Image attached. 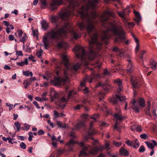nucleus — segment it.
I'll list each match as a JSON object with an SVG mask.
<instances>
[{"label": "nucleus", "mask_w": 157, "mask_h": 157, "mask_svg": "<svg viewBox=\"0 0 157 157\" xmlns=\"http://www.w3.org/2000/svg\"><path fill=\"white\" fill-rule=\"evenodd\" d=\"M14 125L16 127V131L18 132L20 130H21V127L20 123L18 122H15L14 123Z\"/></svg>", "instance_id": "nucleus-32"}, {"label": "nucleus", "mask_w": 157, "mask_h": 157, "mask_svg": "<svg viewBox=\"0 0 157 157\" xmlns=\"http://www.w3.org/2000/svg\"><path fill=\"white\" fill-rule=\"evenodd\" d=\"M136 131L137 132H141L142 131V128L140 126L137 125Z\"/></svg>", "instance_id": "nucleus-58"}, {"label": "nucleus", "mask_w": 157, "mask_h": 157, "mask_svg": "<svg viewBox=\"0 0 157 157\" xmlns=\"http://www.w3.org/2000/svg\"><path fill=\"white\" fill-rule=\"evenodd\" d=\"M125 143L129 146H132V141L129 140H128L125 141Z\"/></svg>", "instance_id": "nucleus-52"}, {"label": "nucleus", "mask_w": 157, "mask_h": 157, "mask_svg": "<svg viewBox=\"0 0 157 157\" xmlns=\"http://www.w3.org/2000/svg\"><path fill=\"white\" fill-rule=\"evenodd\" d=\"M132 146L134 148H137L140 146V144L137 139H136L135 140L132 141Z\"/></svg>", "instance_id": "nucleus-24"}, {"label": "nucleus", "mask_w": 157, "mask_h": 157, "mask_svg": "<svg viewBox=\"0 0 157 157\" xmlns=\"http://www.w3.org/2000/svg\"><path fill=\"white\" fill-rule=\"evenodd\" d=\"M35 99L39 101H40V102H42L43 101H44L42 98H40V97H36L35 98Z\"/></svg>", "instance_id": "nucleus-46"}, {"label": "nucleus", "mask_w": 157, "mask_h": 157, "mask_svg": "<svg viewBox=\"0 0 157 157\" xmlns=\"http://www.w3.org/2000/svg\"><path fill=\"white\" fill-rule=\"evenodd\" d=\"M47 123L52 128L54 127L55 124L52 122H51L50 120H48Z\"/></svg>", "instance_id": "nucleus-47"}, {"label": "nucleus", "mask_w": 157, "mask_h": 157, "mask_svg": "<svg viewBox=\"0 0 157 157\" xmlns=\"http://www.w3.org/2000/svg\"><path fill=\"white\" fill-rule=\"evenodd\" d=\"M31 84V80L30 78H28L24 80L23 85L25 89L27 88Z\"/></svg>", "instance_id": "nucleus-20"}, {"label": "nucleus", "mask_w": 157, "mask_h": 157, "mask_svg": "<svg viewBox=\"0 0 157 157\" xmlns=\"http://www.w3.org/2000/svg\"><path fill=\"white\" fill-rule=\"evenodd\" d=\"M110 25L111 27L108 28L106 31L104 32L102 38V40L104 41L109 38L110 36L109 34V33L110 32L114 35L117 36L114 40L115 42L122 41L125 38L124 32L122 26L119 24L116 26L113 23H111Z\"/></svg>", "instance_id": "nucleus-4"}, {"label": "nucleus", "mask_w": 157, "mask_h": 157, "mask_svg": "<svg viewBox=\"0 0 157 157\" xmlns=\"http://www.w3.org/2000/svg\"><path fill=\"white\" fill-rule=\"evenodd\" d=\"M51 95L55 98H57L59 97V94L57 93L54 88L51 89Z\"/></svg>", "instance_id": "nucleus-22"}, {"label": "nucleus", "mask_w": 157, "mask_h": 157, "mask_svg": "<svg viewBox=\"0 0 157 157\" xmlns=\"http://www.w3.org/2000/svg\"><path fill=\"white\" fill-rule=\"evenodd\" d=\"M134 13L136 17V18L135 19V21L139 23L141 20V17L139 13L136 11L134 10Z\"/></svg>", "instance_id": "nucleus-21"}, {"label": "nucleus", "mask_w": 157, "mask_h": 157, "mask_svg": "<svg viewBox=\"0 0 157 157\" xmlns=\"http://www.w3.org/2000/svg\"><path fill=\"white\" fill-rule=\"evenodd\" d=\"M9 39L10 40L12 41L14 40V37L13 35H10L9 36Z\"/></svg>", "instance_id": "nucleus-63"}, {"label": "nucleus", "mask_w": 157, "mask_h": 157, "mask_svg": "<svg viewBox=\"0 0 157 157\" xmlns=\"http://www.w3.org/2000/svg\"><path fill=\"white\" fill-rule=\"evenodd\" d=\"M121 125L118 123L117 121H116L115 125L114 127V129H116L118 132H120L121 129Z\"/></svg>", "instance_id": "nucleus-30"}, {"label": "nucleus", "mask_w": 157, "mask_h": 157, "mask_svg": "<svg viewBox=\"0 0 157 157\" xmlns=\"http://www.w3.org/2000/svg\"><path fill=\"white\" fill-rule=\"evenodd\" d=\"M17 31L18 33V36L20 37H21L23 34L22 30L18 29Z\"/></svg>", "instance_id": "nucleus-61"}, {"label": "nucleus", "mask_w": 157, "mask_h": 157, "mask_svg": "<svg viewBox=\"0 0 157 157\" xmlns=\"http://www.w3.org/2000/svg\"><path fill=\"white\" fill-rule=\"evenodd\" d=\"M32 34L34 36H37L38 34V31L36 30H33L32 31Z\"/></svg>", "instance_id": "nucleus-51"}, {"label": "nucleus", "mask_w": 157, "mask_h": 157, "mask_svg": "<svg viewBox=\"0 0 157 157\" xmlns=\"http://www.w3.org/2000/svg\"><path fill=\"white\" fill-rule=\"evenodd\" d=\"M132 146L134 148H137L140 146V144L137 139H136L135 140L132 141Z\"/></svg>", "instance_id": "nucleus-25"}, {"label": "nucleus", "mask_w": 157, "mask_h": 157, "mask_svg": "<svg viewBox=\"0 0 157 157\" xmlns=\"http://www.w3.org/2000/svg\"><path fill=\"white\" fill-rule=\"evenodd\" d=\"M24 127H21V130H28L30 128V125L27 124L26 123H25L24 124Z\"/></svg>", "instance_id": "nucleus-35"}, {"label": "nucleus", "mask_w": 157, "mask_h": 157, "mask_svg": "<svg viewBox=\"0 0 157 157\" xmlns=\"http://www.w3.org/2000/svg\"><path fill=\"white\" fill-rule=\"evenodd\" d=\"M110 146L109 143L107 141H105V147L107 148V149H109V146Z\"/></svg>", "instance_id": "nucleus-48"}, {"label": "nucleus", "mask_w": 157, "mask_h": 157, "mask_svg": "<svg viewBox=\"0 0 157 157\" xmlns=\"http://www.w3.org/2000/svg\"><path fill=\"white\" fill-rule=\"evenodd\" d=\"M129 6H127L126 9L120 12H118V14L122 18V20L123 22L125 21L126 20V19L125 18V15L128 14V13L130 12L129 10Z\"/></svg>", "instance_id": "nucleus-12"}, {"label": "nucleus", "mask_w": 157, "mask_h": 157, "mask_svg": "<svg viewBox=\"0 0 157 157\" xmlns=\"http://www.w3.org/2000/svg\"><path fill=\"white\" fill-rule=\"evenodd\" d=\"M47 94V92H45L43 93L41 95L42 98L44 101H47L48 100V98H46V96Z\"/></svg>", "instance_id": "nucleus-38"}, {"label": "nucleus", "mask_w": 157, "mask_h": 157, "mask_svg": "<svg viewBox=\"0 0 157 157\" xmlns=\"http://www.w3.org/2000/svg\"><path fill=\"white\" fill-rule=\"evenodd\" d=\"M57 125L60 128H65L67 127V125L65 124L60 121L57 122Z\"/></svg>", "instance_id": "nucleus-34"}, {"label": "nucleus", "mask_w": 157, "mask_h": 157, "mask_svg": "<svg viewBox=\"0 0 157 157\" xmlns=\"http://www.w3.org/2000/svg\"><path fill=\"white\" fill-rule=\"evenodd\" d=\"M6 105L7 106L9 107V109L10 110H11L12 109V107L13 106V105L12 104H11L8 103H6Z\"/></svg>", "instance_id": "nucleus-60"}, {"label": "nucleus", "mask_w": 157, "mask_h": 157, "mask_svg": "<svg viewBox=\"0 0 157 157\" xmlns=\"http://www.w3.org/2000/svg\"><path fill=\"white\" fill-rule=\"evenodd\" d=\"M70 137H71V140H74L73 139L76 137L75 134L72 132H70Z\"/></svg>", "instance_id": "nucleus-53"}, {"label": "nucleus", "mask_w": 157, "mask_h": 157, "mask_svg": "<svg viewBox=\"0 0 157 157\" xmlns=\"http://www.w3.org/2000/svg\"><path fill=\"white\" fill-rule=\"evenodd\" d=\"M145 143L146 144L148 148L151 149H154V147L152 144L148 142H145Z\"/></svg>", "instance_id": "nucleus-36"}, {"label": "nucleus", "mask_w": 157, "mask_h": 157, "mask_svg": "<svg viewBox=\"0 0 157 157\" xmlns=\"http://www.w3.org/2000/svg\"><path fill=\"white\" fill-rule=\"evenodd\" d=\"M65 75L64 78H61L58 77H56L54 80V83L56 86L60 85L62 84H65V82L68 80V78L67 75V71H64Z\"/></svg>", "instance_id": "nucleus-6"}, {"label": "nucleus", "mask_w": 157, "mask_h": 157, "mask_svg": "<svg viewBox=\"0 0 157 157\" xmlns=\"http://www.w3.org/2000/svg\"><path fill=\"white\" fill-rule=\"evenodd\" d=\"M75 93L74 91H71L68 94L67 96V99L65 98L64 97H62L61 98V100L63 102H66L67 101V100L71 99L73 97L75 94Z\"/></svg>", "instance_id": "nucleus-16"}, {"label": "nucleus", "mask_w": 157, "mask_h": 157, "mask_svg": "<svg viewBox=\"0 0 157 157\" xmlns=\"http://www.w3.org/2000/svg\"><path fill=\"white\" fill-rule=\"evenodd\" d=\"M62 59L61 63L63 64L66 68L68 70L71 67V66L68 62V59L66 55L64 54H62L61 56Z\"/></svg>", "instance_id": "nucleus-10"}, {"label": "nucleus", "mask_w": 157, "mask_h": 157, "mask_svg": "<svg viewBox=\"0 0 157 157\" xmlns=\"http://www.w3.org/2000/svg\"><path fill=\"white\" fill-rule=\"evenodd\" d=\"M33 103L35 105L37 108L38 109H40V107L39 106V104L36 101H34L33 102Z\"/></svg>", "instance_id": "nucleus-56"}, {"label": "nucleus", "mask_w": 157, "mask_h": 157, "mask_svg": "<svg viewBox=\"0 0 157 157\" xmlns=\"http://www.w3.org/2000/svg\"><path fill=\"white\" fill-rule=\"evenodd\" d=\"M23 74L27 77H29L30 76V77H32L33 76V74L32 72L31 71H24L23 72Z\"/></svg>", "instance_id": "nucleus-33"}, {"label": "nucleus", "mask_w": 157, "mask_h": 157, "mask_svg": "<svg viewBox=\"0 0 157 157\" xmlns=\"http://www.w3.org/2000/svg\"><path fill=\"white\" fill-rule=\"evenodd\" d=\"M115 84H117L118 86L117 92L119 94L122 90V82L119 79H117L114 81Z\"/></svg>", "instance_id": "nucleus-15"}, {"label": "nucleus", "mask_w": 157, "mask_h": 157, "mask_svg": "<svg viewBox=\"0 0 157 157\" xmlns=\"http://www.w3.org/2000/svg\"><path fill=\"white\" fill-rule=\"evenodd\" d=\"M98 36V34L95 33L91 37V40L89 41L90 50L89 53H86L83 47L80 45H77L73 49L77 57L86 65L88 64V62L86 61L87 59L92 60L94 58L95 53L93 50L95 48V47L98 50L101 48L102 44L97 40Z\"/></svg>", "instance_id": "nucleus-2"}, {"label": "nucleus", "mask_w": 157, "mask_h": 157, "mask_svg": "<svg viewBox=\"0 0 157 157\" xmlns=\"http://www.w3.org/2000/svg\"><path fill=\"white\" fill-rule=\"evenodd\" d=\"M124 22L125 26L127 28H131L133 27L135 25V24L133 23L128 22H127L126 20L125 21H124Z\"/></svg>", "instance_id": "nucleus-28"}, {"label": "nucleus", "mask_w": 157, "mask_h": 157, "mask_svg": "<svg viewBox=\"0 0 157 157\" xmlns=\"http://www.w3.org/2000/svg\"><path fill=\"white\" fill-rule=\"evenodd\" d=\"M130 104L132 106V108L136 113H139V108L136 104V101L135 100L133 99L131 102Z\"/></svg>", "instance_id": "nucleus-18"}, {"label": "nucleus", "mask_w": 157, "mask_h": 157, "mask_svg": "<svg viewBox=\"0 0 157 157\" xmlns=\"http://www.w3.org/2000/svg\"><path fill=\"white\" fill-rule=\"evenodd\" d=\"M41 3V7L42 9H45L47 6L48 4L46 0H40Z\"/></svg>", "instance_id": "nucleus-29"}, {"label": "nucleus", "mask_w": 157, "mask_h": 157, "mask_svg": "<svg viewBox=\"0 0 157 157\" xmlns=\"http://www.w3.org/2000/svg\"><path fill=\"white\" fill-rule=\"evenodd\" d=\"M27 36L25 33L22 37L20 40V41L22 42H24L25 40L27 39Z\"/></svg>", "instance_id": "nucleus-39"}, {"label": "nucleus", "mask_w": 157, "mask_h": 157, "mask_svg": "<svg viewBox=\"0 0 157 157\" xmlns=\"http://www.w3.org/2000/svg\"><path fill=\"white\" fill-rule=\"evenodd\" d=\"M119 52V56L121 57L124 56V52L121 49Z\"/></svg>", "instance_id": "nucleus-62"}, {"label": "nucleus", "mask_w": 157, "mask_h": 157, "mask_svg": "<svg viewBox=\"0 0 157 157\" xmlns=\"http://www.w3.org/2000/svg\"><path fill=\"white\" fill-rule=\"evenodd\" d=\"M113 144L117 147H119L122 144L121 142H117L115 141H113Z\"/></svg>", "instance_id": "nucleus-40"}, {"label": "nucleus", "mask_w": 157, "mask_h": 157, "mask_svg": "<svg viewBox=\"0 0 157 157\" xmlns=\"http://www.w3.org/2000/svg\"><path fill=\"white\" fill-rule=\"evenodd\" d=\"M75 144H78L80 147H82V148L85 146L84 145V143L82 142H81L79 143L78 141H75L73 140H71L66 144V145L69 147L68 149L69 151H73V146Z\"/></svg>", "instance_id": "nucleus-7"}, {"label": "nucleus", "mask_w": 157, "mask_h": 157, "mask_svg": "<svg viewBox=\"0 0 157 157\" xmlns=\"http://www.w3.org/2000/svg\"><path fill=\"white\" fill-rule=\"evenodd\" d=\"M63 3L62 0H52L49 6L52 10H54L57 6L61 5Z\"/></svg>", "instance_id": "nucleus-8"}, {"label": "nucleus", "mask_w": 157, "mask_h": 157, "mask_svg": "<svg viewBox=\"0 0 157 157\" xmlns=\"http://www.w3.org/2000/svg\"><path fill=\"white\" fill-rule=\"evenodd\" d=\"M101 77L100 75L98 74H96L94 72H93L91 76L86 78V80H89V82L91 83L93 79L100 78Z\"/></svg>", "instance_id": "nucleus-14"}, {"label": "nucleus", "mask_w": 157, "mask_h": 157, "mask_svg": "<svg viewBox=\"0 0 157 157\" xmlns=\"http://www.w3.org/2000/svg\"><path fill=\"white\" fill-rule=\"evenodd\" d=\"M125 96H121L117 94L116 95V97L111 98L110 99V101L113 104L116 105L118 100L122 101L125 99Z\"/></svg>", "instance_id": "nucleus-11"}, {"label": "nucleus", "mask_w": 157, "mask_h": 157, "mask_svg": "<svg viewBox=\"0 0 157 157\" xmlns=\"http://www.w3.org/2000/svg\"><path fill=\"white\" fill-rule=\"evenodd\" d=\"M120 152L121 154L126 156L129 155L128 151L122 147L120 150Z\"/></svg>", "instance_id": "nucleus-23"}, {"label": "nucleus", "mask_w": 157, "mask_h": 157, "mask_svg": "<svg viewBox=\"0 0 157 157\" xmlns=\"http://www.w3.org/2000/svg\"><path fill=\"white\" fill-rule=\"evenodd\" d=\"M121 50V49H120L116 47H114L113 48V51L114 52H119Z\"/></svg>", "instance_id": "nucleus-59"}, {"label": "nucleus", "mask_w": 157, "mask_h": 157, "mask_svg": "<svg viewBox=\"0 0 157 157\" xmlns=\"http://www.w3.org/2000/svg\"><path fill=\"white\" fill-rule=\"evenodd\" d=\"M136 125H132L131 127V130L132 131H134L136 130V128L137 127Z\"/></svg>", "instance_id": "nucleus-57"}, {"label": "nucleus", "mask_w": 157, "mask_h": 157, "mask_svg": "<svg viewBox=\"0 0 157 157\" xmlns=\"http://www.w3.org/2000/svg\"><path fill=\"white\" fill-rule=\"evenodd\" d=\"M105 85L106 84L105 83H102L100 82H99L98 84L96 85V87H97L99 86L104 87Z\"/></svg>", "instance_id": "nucleus-55"}, {"label": "nucleus", "mask_w": 157, "mask_h": 157, "mask_svg": "<svg viewBox=\"0 0 157 157\" xmlns=\"http://www.w3.org/2000/svg\"><path fill=\"white\" fill-rule=\"evenodd\" d=\"M152 65L151 68L153 70H155L157 68V64L156 63H155L154 62H152Z\"/></svg>", "instance_id": "nucleus-44"}, {"label": "nucleus", "mask_w": 157, "mask_h": 157, "mask_svg": "<svg viewBox=\"0 0 157 157\" xmlns=\"http://www.w3.org/2000/svg\"><path fill=\"white\" fill-rule=\"evenodd\" d=\"M16 54L18 56H22L23 55V54L22 52L21 51H16Z\"/></svg>", "instance_id": "nucleus-54"}, {"label": "nucleus", "mask_w": 157, "mask_h": 157, "mask_svg": "<svg viewBox=\"0 0 157 157\" xmlns=\"http://www.w3.org/2000/svg\"><path fill=\"white\" fill-rule=\"evenodd\" d=\"M68 32L71 33V36L75 39H77L80 36V34L73 29L71 24L67 22L62 28H58L56 26L47 32L46 35L43 37V40L44 48L47 49H48L49 42L52 40H61L59 41L56 45V47L58 49L67 48V44L62 39L66 37V33Z\"/></svg>", "instance_id": "nucleus-1"}, {"label": "nucleus", "mask_w": 157, "mask_h": 157, "mask_svg": "<svg viewBox=\"0 0 157 157\" xmlns=\"http://www.w3.org/2000/svg\"><path fill=\"white\" fill-rule=\"evenodd\" d=\"M116 110L117 113L114 115V117L117 120H122L124 117L121 114L120 109H119L116 108Z\"/></svg>", "instance_id": "nucleus-17"}, {"label": "nucleus", "mask_w": 157, "mask_h": 157, "mask_svg": "<svg viewBox=\"0 0 157 157\" xmlns=\"http://www.w3.org/2000/svg\"><path fill=\"white\" fill-rule=\"evenodd\" d=\"M85 124L84 121H79L77 124V126L75 128L76 129H78L80 128L83 127L85 126Z\"/></svg>", "instance_id": "nucleus-31"}, {"label": "nucleus", "mask_w": 157, "mask_h": 157, "mask_svg": "<svg viewBox=\"0 0 157 157\" xmlns=\"http://www.w3.org/2000/svg\"><path fill=\"white\" fill-rule=\"evenodd\" d=\"M41 24L42 28L44 30L48 27V24L45 20H43L41 21Z\"/></svg>", "instance_id": "nucleus-26"}, {"label": "nucleus", "mask_w": 157, "mask_h": 157, "mask_svg": "<svg viewBox=\"0 0 157 157\" xmlns=\"http://www.w3.org/2000/svg\"><path fill=\"white\" fill-rule=\"evenodd\" d=\"M20 147L23 149H25L26 147V145L23 142H21L20 144Z\"/></svg>", "instance_id": "nucleus-43"}, {"label": "nucleus", "mask_w": 157, "mask_h": 157, "mask_svg": "<svg viewBox=\"0 0 157 157\" xmlns=\"http://www.w3.org/2000/svg\"><path fill=\"white\" fill-rule=\"evenodd\" d=\"M146 51L145 50H142L141 52H140V59L142 60H143V55L146 52Z\"/></svg>", "instance_id": "nucleus-50"}, {"label": "nucleus", "mask_w": 157, "mask_h": 157, "mask_svg": "<svg viewBox=\"0 0 157 157\" xmlns=\"http://www.w3.org/2000/svg\"><path fill=\"white\" fill-rule=\"evenodd\" d=\"M131 81L132 85L134 88H139L140 84V79L137 77L132 76L131 78Z\"/></svg>", "instance_id": "nucleus-9"}, {"label": "nucleus", "mask_w": 157, "mask_h": 157, "mask_svg": "<svg viewBox=\"0 0 157 157\" xmlns=\"http://www.w3.org/2000/svg\"><path fill=\"white\" fill-rule=\"evenodd\" d=\"M93 122H91L90 124V128L88 131V135L90 136L93 135H94L96 133V131L92 128Z\"/></svg>", "instance_id": "nucleus-19"}, {"label": "nucleus", "mask_w": 157, "mask_h": 157, "mask_svg": "<svg viewBox=\"0 0 157 157\" xmlns=\"http://www.w3.org/2000/svg\"><path fill=\"white\" fill-rule=\"evenodd\" d=\"M128 63L126 71L128 74L132 73L134 70V67L132 64V62L130 60H127Z\"/></svg>", "instance_id": "nucleus-13"}, {"label": "nucleus", "mask_w": 157, "mask_h": 157, "mask_svg": "<svg viewBox=\"0 0 157 157\" xmlns=\"http://www.w3.org/2000/svg\"><path fill=\"white\" fill-rule=\"evenodd\" d=\"M145 150V148L144 147L143 145H141L139 149V152H144Z\"/></svg>", "instance_id": "nucleus-49"}, {"label": "nucleus", "mask_w": 157, "mask_h": 157, "mask_svg": "<svg viewBox=\"0 0 157 157\" xmlns=\"http://www.w3.org/2000/svg\"><path fill=\"white\" fill-rule=\"evenodd\" d=\"M138 102L141 108L144 107L145 105V101L144 99L139 98L138 100Z\"/></svg>", "instance_id": "nucleus-27"}, {"label": "nucleus", "mask_w": 157, "mask_h": 157, "mask_svg": "<svg viewBox=\"0 0 157 157\" xmlns=\"http://www.w3.org/2000/svg\"><path fill=\"white\" fill-rule=\"evenodd\" d=\"M69 3L68 7L63 13H60L57 16H52L50 17L51 22L56 23L58 20L59 18L63 20H69V16L71 15H74V12H77L80 15V6L79 0H66Z\"/></svg>", "instance_id": "nucleus-3"}, {"label": "nucleus", "mask_w": 157, "mask_h": 157, "mask_svg": "<svg viewBox=\"0 0 157 157\" xmlns=\"http://www.w3.org/2000/svg\"><path fill=\"white\" fill-rule=\"evenodd\" d=\"M147 137V135L145 134H142L140 135V137L142 139H146Z\"/></svg>", "instance_id": "nucleus-45"}, {"label": "nucleus", "mask_w": 157, "mask_h": 157, "mask_svg": "<svg viewBox=\"0 0 157 157\" xmlns=\"http://www.w3.org/2000/svg\"><path fill=\"white\" fill-rule=\"evenodd\" d=\"M42 53V50L40 49L39 51H37L36 52V55L39 58H40L41 56Z\"/></svg>", "instance_id": "nucleus-41"}, {"label": "nucleus", "mask_w": 157, "mask_h": 157, "mask_svg": "<svg viewBox=\"0 0 157 157\" xmlns=\"http://www.w3.org/2000/svg\"><path fill=\"white\" fill-rule=\"evenodd\" d=\"M83 105H78L75 107H74V109L75 110H78L81 109V108L83 107Z\"/></svg>", "instance_id": "nucleus-42"}, {"label": "nucleus", "mask_w": 157, "mask_h": 157, "mask_svg": "<svg viewBox=\"0 0 157 157\" xmlns=\"http://www.w3.org/2000/svg\"><path fill=\"white\" fill-rule=\"evenodd\" d=\"M104 147L101 146L99 147H91L89 145H86L84 146L82 148V150L81 151L79 155V156H82V157H86L87 155V153L86 151L90 150L89 153L92 155H96L98 151L102 150Z\"/></svg>", "instance_id": "nucleus-5"}, {"label": "nucleus", "mask_w": 157, "mask_h": 157, "mask_svg": "<svg viewBox=\"0 0 157 157\" xmlns=\"http://www.w3.org/2000/svg\"><path fill=\"white\" fill-rule=\"evenodd\" d=\"M3 24L6 26L8 27L9 25V23L6 21H3L2 22Z\"/></svg>", "instance_id": "nucleus-64"}, {"label": "nucleus", "mask_w": 157, "mask_h": 157, "mask_svg": "<svg viewBox=\"0 0 157 157\" xmlns=\"http://www.w3.org/2000/svg\"><path fill=\"white\" fill-rule=\"evenodd\" d=\"M80 66V64L79 63H77L74 65L73 69L74 70H77L79 68Z\"/></svg>", "instance_id": "nucleus-37"}]
</instances>
